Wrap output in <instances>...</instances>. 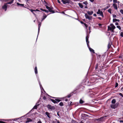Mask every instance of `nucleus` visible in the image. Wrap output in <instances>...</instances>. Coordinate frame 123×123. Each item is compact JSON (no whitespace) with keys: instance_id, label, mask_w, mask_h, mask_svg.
Listing matches in <instances>:
<instances>
[{"instance_id":"nucleus-1","label":"nucleus","mask_w":123,"mask_h":123,"mask_svg":"<svg viewBox=\"0 0 123 123\" xmlns=\"http://www.w3.org/2000/svg\"><path fill=\"white\" fill-rule=\"evenodd\" d=\"M89 37L88 36H87L86 37V42L87 43V45L88 47V48L89 50L92 53H95V52L94 50L92 49L91 48L89 47V41H88V38Z\"/></svg>"},{"instance_id":"nucleus-2","label":"nucleus","mask_w":123,"mask_h":123,"mask_svg":"<svg viewBox=\"0 0 123 123\" xmlns=\"http://www.w3.org/2000/svg\"><path fill=\"white\" fill-rule=\"evenodd\" d=\"M110 27L108 26V29L109 30H111L112 32H113L114 30L116 28L115 26L113 24H111L110 25Z\"/></svg>"},{"instance_id":"nucleus-3","label":"nucleus","mask_w":123,"mask_h":123,"mask_svg":"<svg viewBox=\"0 0 123 123\" xmlns=\"http://www.w3.org/2000/svg\"><path fill=\"white\" fill-rule=\"evenodd\" d=\"M38 81L39 83V85L40 86V88L41 89V96L43 97V96H43V94H42L43 90L44 91V92L45 93V91L44 90L43 88L42 87L41 85V84L40 82V81H39L38 80Z\"/></svg>"},{"instance_id":"nucleus-4","label":"nucleus","mask_w":123,"mask_h":123,"mask_svg":"<svg viewBox=\"0 0 123 123\" xmlns=\"http://www.w3.org/2000/svg\"><path fill=\"white\" fill-rule=\"evenodd\" d=\"M97 13L98 14H100L101 16L102 17H104V16L103 12L102 11H101L100 9H98V12H97Z\"/></svg>"},{"instance_id":"nucleus-5","label":"nucleus","mask_w":123,"mask_h":123,"mask_svg":"<svg viewBox=\"0 0 123 123\" xmlns=\"http://www.w3.org/2000/svg\"><path fill=\"white\" fill-rule=\"evenodd\" d=\"M85 16L86 19H87L89 20H91L92 19V17L89 16L87 14H85Z\"/></svg>"},{"instance_id":"nucleus-6","label":"nucleus","mask_w":123,"mask_h":123,"mask_svg":"<svg viewBox=\"0 0 123 123\" xmlns=\"http://www.w3.org/2000/svg\"><path fill=\"white\" fill-rule=\"evenodd\" d=\"M47 107L48 109L51 110H54L55 109V107L52 106L51 105H48L47 106Z\"/></svg>"},{"instance_id":"nucleus-7","label":"nucleus","mask_w":123,"mask_h":123,"mask_svg":"<svg viewBox=\"0 0 123 123\" xmlns=\"http://www.w3.org/2000/svg\"><path fill=\"white\" fill-rule=\"evenodd\" d=\"M7 5L6 4H5L4 6H2V8L3 9L6 11V10Z\"/></svg>"},{"instance_id":"nucleus-8","label":"nucleus","mask_w":123,"mask_h":123,"mask_svg":"<svg viewBox=\"0 0 123 123\" xmlns=\"http://www.w3.org/2000/svg\"><path fill=\"white\" fill-rule=\"evenodd\" d=\"M112 5L115 9L116 10L117 9V6L116 4L114 3Z\"/></svg>"},{"instance_id":"nucleus-9","label":"nucleus","mask_w":123,"mask_h":123,"mask_svg":"<svg viewBox=\"0 0 123 123\" xmlns=\"http://www.w3.org/2000/svg\"><path fill=\"white\" fill-rule=\"evenodd\" d=\"M32 121L31 119L30 118H27V120L25 121V123H29L30 122H31Z\"/></svg>"},{"instance_id":"nucleus-10","label":"nucleus","mask_w":123,"mask_h":123,"mask_svg":"<svg viewBox=\"0 0 123 123\" xmlns=\"http://www.w3.org/2000/svg\"><path fill=\"white\" fill-rule=\"evenodd\" d=\"M62 2L64 4H66L69 3V1L68 0H63L62 1Z\"/></svg>"},{"instance_id":"nucleus-11","label":"nucleus","mask_w":123,"mask_h":123,"mask_svg":"<svg viewBox=\"0 0 123 123\" xmlns=\"http://www.w3.org/2000/svg\"><path fill=\"white\" fill-rule=\"evenodd\" d=\"M41 24V22H39L38 24V33L39 32Z\"/></svg>"},{"instance_id":"nucleus-12","label":"nucleus","mask_w":123,"mask_h":123,"mask_svg":"<svg viewBox=\"0 0 123 123\" xmlns=\"http://www.w3.org/2000/svg\"><path fill=\"white\" fill-rule=\"evenodd\" d=\"M17 4L18 6H20L26 8V7L24 6V4H20L18 3H17Z\"/></svg>"},{"instance_id":"nucleus-13","label":"nucleus","mask_w":123,"mask_h":123,"mask_svg":"<svg viewBox=\"0 0 123 123\" xmlns=\"http://www.w3.org/2000/svg\"><path fill=\"white\" fill-rule=\"evenodd\" d=\"M39 104H36V105L34 106L33 107V109H37V106H39Z\"/></svg>"},{"instance_id":"nucleus-14","label":"nucleus","mask_w":123,"mask_h":123,"mask_svg":"<svg viewBox=\"0 0 123 123\" xmlns=\"http://www.w3.org/2000/svg\"><path fill=\"white\" fill-rule=\"evenodd\" d=\"M87 13L88 14L91 15L93 13V12L92 11H88L87 12Z\"/></svg>"},{"instance_id":"nucleus-15","label":"nucleus","mask_w":123,"mask_h":123,"mask_svg":"<svg viewBox=\"0 0 123 123\" xmlns=\"http://www.w3.org/2000/svg\"><path fill=\"white\" fill-rule=\"evenodd\" d=\"M47 17V16H46L45 14H44L43 16V18L41 20V22L44 19H45Z\"/></svg>"},{"instance_id":"nucleus-16","label":"nucleus","mask_w":123,"mask_h":123,"mask_svg":"<svg viewBox=\"0 0 123 123\" xmlns=\"http://www.w3.org/2000/svg\"><path fill=\"white\" fill-rule=\"evenodd\" d=\"M111 108L114 109H115L116 108V107L115 105H111Z\"/></svg>"},{"instance_id":"nucleus-17","label":"nucleus","mask_w":123,"mask_h":123,"mask_svg":"<svg viewBox=\"0 0 123 123\" xmlns=\"http://www.w3.org/2000/svg\"><path fill=\"white\" fill-rule=\"evenodd\" d=\"M45 114L46 115H47V117L50 118V117L49 116V113L48 112H47L45 113Z\"/></svg>"},{"instance_id":"nucleus-18","label":"nucleus","mask_w":123,"mask_h":123,"mask_svg":"<svg viewBox=\"0 0 123 123\" xmlns=\"http://www.w3.org/2000/svg\"><path fill=\"white\" fill-rule=\"evenodd\" d=\"M79 5V6L80 7V8H82L83 7V6L81 3H79L78 4Z\"/></svg>"},{"instance_id":"nucleus-19","label":"nucleus","mask_w":123,"mask_h":123,"mask_svg":"<svg viewBox=\"0 0 123 123\" xmlns=\"http://www.w3.org/2000/svg\"><path fill=\"white\" fill-rule=\"evenodd\" d=\"M35 74H37V67H36L35 68Z\"/></svg>"},{"instance_id":"nucleus-20","label":"nucleus","mask_w":123,"mask_h":123,"mask_svg":"<svg viewBox=\"0 0 123 123\" xmlns=\"http://www.w3.org/2000/svg\"><path fill=\"white\" fill-rule=\"evenodd\" d=\"M116 102V100L115 99H113L111 101V103L113 104H114Z\"/></svg>"},{"instance_id":"nucleus-21","label":"nucleus","mask_w":123,"mask_h":123,"mask_svg":"<svg viewBox=\"0 0 123 123\" xmlns=\"http://www.w3.org/2000/svg\"><path fill=\"white\" fill-rule=\"evenodd\" d=\"M13 0H12V1H11L7 2V3H6V4L7 5V4H11L13 2Z\"/></svg>"},{"instance_id":"nucleus-22","label":"nucleus","mask_w":123,"mask_h":123,"mask_svg":"<svg viewBox=\"0 0 123 123\" xmlns=\"http://www.w3.org/2000/svg\"><path fill=\"white\" fill-rule=\"evenodd\" d=\"M48 10L49 12H52V13H54L55 12L53 10H52V9L50 8Z\"/></svg>"},{"instance_id":"nucleus-23","label":"nucleus","mask_w":123,"mask_h":123,"mask_svg":"<svg viewBox=\"0 0 123 123\" xmlns=\"http://www.w3.org/2000/svg\"><path fill=\"white\" fill-rule=\"evenodd\" d=\"M50 100L54 103H57V102L55 99L54 100L53 99H50Z\"/></svg>"},{"instance_id":"nucleus-24","label":"nucleus","mask_w":123,"mask_h":123,"mask_svg":"<svg viewBox=\"0 0 123 123\" xmlns=\"http://www.w3.org/2000/svg\"><path fill=\"white\" fill-rule=\"evenodd\" d=\"M42 11H44L45 12H48V11L46 10L45 9H44L42 8H41L40 9Z\"/></svg>"},{"instance_id":"nucleus-25","label":"nucleus","mask_w":123,"mask_h":123,"mask_svg":"<svg viewBox=\"0 0 123 123\" xmlns=\"http://www.w3.org/2000/svg\"><path fill=\"white\" fill-rule=\"evenodd\" d=\"M111 42L109 43H108V49L110 48V47L111 45Z\"/></svg>"},{"instance_id":"nucleus-26","label":"nucleus","mask_w":123,"mask_h":123,"mask_svg":"<svg viewBox=\"0 0 123 123\" xmlns=\"http://www.w3.org/2000/svg\"><path fill=\"white\" fill-rule=\"evenodd\" d=\"M119 20L118 19H113V21L115 22H117V21H118V22H119Z\"/></svg>"},{"instance_id":"nucleus-27","label":"nucleus","mask_w":123,"mask_h":123,"mask_svg":"<svg viewBox=\"0 0 123 123\" xmlns=\"http://www.w3.org/2000/svg\"><path fill=\"white\" fill-rule=\"evenodd\" d=\"M104 118V117H101V118H99V119H95V120H97L98 121H101L102 120V119Z\"/></svg>"},{"instance_id":"nucleus-28","label":"nucleus","mask_w":123,"mask_h":123,"mask_svg":"<svg viewBox=\"0 0 123 123\" xmlns=\"http://www.w3.org/2000/svg\"><path fill=\"white\" fill-rule=\"evenodd\" d=\"M79 102L80 104H82L84 102V101L81 99L80 100Z\"/></svg>"},{"instance_id":"nucleus-29","label":"nucleus","mask_w":123,"mask_h":123,"mask_svg":"<svg viewBox=\"0 0 123 123\" xmlns=\"http://www.w3.org/2000/svg\"><path fill=\"white\" fill-rule=\"evenodd\" d=\"M110 7V5H109L108 6H107L104 9V10H106L108 8H109Z\"/></svg>"},{"instance_id":"nucleus-30","label":"nucleus","mask_w":123,"mask_h":123,"mask_svg":"<svg viewBox=\"0 0 123 123\" xmlns=\"http://www.w3.org/2000/svg\"><path fill=\"white\" fill-rule=\"evenodd\" d=\"M27 9H29L30 10L32 13L34 11H35V10H32L31 9H30L29 8H27Z\"/></svg>"},{"instance_id":"nucleus-31","label":"nucleus","mask_w":123,"mask_h":123,"mask_svg":"<svg viewBox=\"0 0 123 123\" xmlns=\"http://www.w3.org/2000/svg\"><path fill=\"white\" fill-rule=\"evenodd\" d=\"M111 9H110L109 10H108V11L111 14Z\"/></svg>"},{"instance_id":"nucleus-32","label":"nucleus","mask_w":123,"mask_h":123,"mask_svg":"<svg viewBox=\"0 0 123 123\" xmlns=\"http://www.w3.org/2000/svg\"><path fill=\"white\" fill-rule=\"evenodd\" d=\"M117 28H118L120 30H121V27L119 25H117Z\"/></svg>"},{"instance_id":"nucleus-33","label":"nucleus","mask_w":123,"mask_h":123,"mask_svg":"<svg viewBox=\"0 0 123 123\" xmlns=\"http://www.w3.org/2000/svg\"><path fill=\"white\" fill-rule=\"evenodd\" d=\"M59 105L61 106H62L63 105V103L62 102H60L59 104Z\"/></svg>"},{"instance_id":"nucleus-34","label":"nucleus","mask_w":123,"mask_h":123,"mask_svg":"<svg viewBox=\"0 0 123 123\" xmlns=\"http://www.w3.org/2000/svg\"><path fill=\"white\" fill-rule=\"evenodd\" d=\"M55 100L57 102H59L61 101L60 100L58 99H55Z\"/></svg>"},{"instance_id":"nucleus-35","label":"nucleus","mask_w":123,"mask_h":123,"mask_svg":"<svg viewBox=\"0 0 123 123\" xmlns=\"http://www.w3.org/2000/svg\"><path fill=\"white\" fill-rule=\"evenodd\" d=\"M113 2L114 3H117V0H113Z\"/></svg>"},{"instance_id":"nucleus-36","label":"nucleus","mask_w":123,"mask_h":123,"mask_svg":"<svg viewBox=\"0 0 123 123\" xmlns=\"http://www.w3.org/2000/svg\"><path fill=\"white\" fill-rule=\"evenodd\" d=\"M118 86V84L116 82V83L115 86V87H117Z\"/></svg>"},{"instance_id":"nucleus-37","label":"nucleus","mask_w":123,"mask_h":123,"mask_svg":"<svg viewBox=\"0 0 123 123\" xmlns=\"http://www.w3.org/2000/svg\"><path fill=\"white\" fill-rule=\"evenodd\" d=\"M120 36L122 37H123V32H121L120 33Z\"/></svg>"},{"instance_id":"nucleus-38","label":"nucleus","mask_w":123,"mask_h":123,"mask_svg":"<svg viewBox=\"0 0 123 123\" xmlns=\"http://www.w3.org/2000/svg\"><path fill=\"white\" fill-rule=\"evenodd\" d=\"M120 12L122 14H123V10L121 9L120 11Z\"/></svg>"},{"instance_id":"nucleus-39","label":"nucleus","mask_w":123,"mask_h":123,"mask_svg":"<svg viewBox=\"0 0 123 123\" xmlns=\"http://www.w3.org/2000/svg\"><path fill=\"white\" fill-rule=\"evenodd\" d=\"M43 99L44 100H46V97L45 96H44L43 98Z\"/></svg>"},{"instance_id":"nucleus-40","label":"nucleus","mask_w":123,"mask_h":123,"mask_svg":"<svg viewBox=\"0 0 123 123\" xmlns=\"http://www.w3.org/2000/svg\"><path fill=\"white\" fill-rule=\"evenodd\" d=\"M83 3L84 4H85L86 5H87V3L86 1L84 2H83Z\"/></svg>"},{"instance_id":"nucleus-41","label":"nucleus","mask_w":123,"mask_h":123,"mask_svg":"<svg viewBox=\"0 0 123 123\" xmlns=\"http://www.w3.org/2000/svg\"><path fill=\"white\" fill-rule=\"evenodd\" d=\"M71 96V95L70 94L68 95L66 97L68 98H69Z\"/></svg>"},{"instance_id":"nucleus-42","label":"nucleus","mask_w":123,"mask_h":123,"mask_svg":"<svg viewBox=\"0 0 123 123\" xmlns=\"http://www.w3.org/2000/svg\"><path fill=\"white\" fill-rule=\"evenodd\" d=\"M119 95H120L122 97H123V95L122 94V93H119Z\"/></svg>"},{"instance_id":"nucleus-43","label":"nucleus","mask_w":123,"mask_h":123,"mask_svg":"<svg viewBox=\"0 0 123 123\" xmlns=\"http://www.w3.org/2000/svg\"><path fill=\"white\" fill-rule=\"evenodd\" d=\"M46 7L47 9L48 10L50 8V7L47 6H46Z\"/></svg>"},{"instance_id":"nucleus-44","label":"nucleus","mask_w":123,"mask_h":123,"mask_svg":"<svg viewBox=\"0 0 123 123\" xmlns=\"http://www.w3.org/2000/svg\"><path fill=\"white\" fill-rule=\"evenodd\" d=\"M25 1L27 3H29V0H25Z\"/></svg>"},{"instance_id":"nucleus-45","label":"nucleus","mask_w":123,"mask_h":123,"mask_svg":"<svg viewBox=\"0 0 123 123\" xmlns=\"http://www.w3.org/2000/svg\"><path fill=\"white\" fill-rule=\"evenodd\" d=\"M116 17H117V16H116V15H114L113 16V18H116Z\"/></svg>"},{"instance_id":"nucleus-46","label":"nucleus","mask_w":123,"mask_h":123,"mask_svg":"<svg viewBox=\"0 0 123 123\" xmlns=\"http://www.w3.org/2000/svg\"><path fill=\"white\" fill-rule=\"evenodd\" d=\"M37 123H42V122L40 120H39L37 122Z\"/></svg>"},{"instance_id":"nucleus-47","label":"nucleus","mask_w":123,"mask_h":123,"mask_svg":"<svg viewBox=\"0 0 123 123\" xmlns=\"http://www.w3.org/2000/svg\"><path fill=\"white\" fill-rule=\"evenodd\" d=\"M98 64H97L96 65V67H95V69H96L98 67Z\"/></svg>"},{"instance_id":"nucleus-48","label":"nucleus","mask_w":123,"mask_h":123,"mask_svg":"<svg viewBox=\"0 0 123 123\" xmlns=\"http://www.w3.org/2000/svg\"><path fill=\"white\" fill-rule=\"evenodd\" d=\"M89 0L90 1H91L92 2H93L94 1V0Z\"/></svg>"},{"instance_id":"nucleus-49","label":"nucleus","mask_w":123,"mask_h":123,"mask_svg":"<svg viewBox=\"0 0 123 123\" xmlns=\"http://www.w3.org/2000/svg\"><path fill=\"white\" fill-rule=\"evenodd\" d=\"M84 25H85V26L86 27H87V25L85 23H84Z\"/></svg>"},{"instance_id":"nucleus-50","label":"nucleus","mask_w":123,"mask_h":123,"mask_svg":"<svg viewBox=\"0 0 123 123\" xmlns=\"http://www.w3.org/2000/svg\"><path fill=\"white\" fill-rule=\"evenodd\" d=\"M93 15L94 17H96L97 16V15L96 14H93Z\"/></svg>"},{"instance_id":"nucleus-51","label":"nucleus","mask_w":123,"mask_h":123,"mask_svg":"<svg viewBox=\"0 0 123 123\" xmlns=\"http://www.w3.org/2000/svg\"><path fill=\"white\" fill-rule=\"evenodd\" d=\"M118 25V23H117V22H116V23H115V25Z\"/></svg>"},{"instance_id":"nucleus-52","label":"nucleus","mask_w":123,"mask_h":123,"mask_svg":"<svg viewBox=\"0 0 123 123\" xmlns=\"http://www.w3.org/2000/svg\"><path fill=\"white\" fill-rule=\"evenodd\" d=\"M98 18L100 20H101V17H98Z\"/></svg>"},{"instance_id":"nucleus-53","label":"nucleus","mask_w":123,"mask_h":123,"mask_svg":"<svg viewBox=\"0 0 123 123\" xmlns=\"http://www.w3.org/2000/svg\"><path fill=\"white\" fill-rule=\"evenodd\" d=\"M65 101H68V99H65Z\"/></svg>"},{"instance_id":"nucleus-54","label":"nucleus","mask_w":123,"mask_h":123,"mask_svg":"<svg viewBox=\"0 0 123 123\" xmlns=\"http://www.w3.org/2000/svg\"><path fill=\"white\" fill-rule=\"evenodd\" d=\"M58 2L59 3H61V2H60V1L59 0H58Z\"/></svg>"},{"instance_id":"nucleus-55","label":"nucleus","mask_w":123,"mask_h":123,"mask_svg":"<svg viewBox=\"0 0 123 123\" xmlns=\"http://www.w3.org/2000/svg\"><path fill=\"white\" fill-rule=\"evenodd\" d=\"M20 117V118H16V120H17L18 119H19L20 118H21V117Z\"/></svg>"},{"instance_id":"nucleus-56","label":"nucleus","mask_w":123,"mask_h":123,"mask_svg":"<svg viewBox=\"0 0 123 123\" xmlns=\"http://www.w3.org/2000/svg\"><path fill=\"white\" fill-rule=\"evenodd\" d=\"M120 122L123 123V120H120Z\"/></svg>"},{"instance_id":"nucleus-57","label":"nucleus","mask_w":123,"mask_h":123,"mask_svg":"<svg viewBox=\"0 0 123 123\" xmlns=\"http://www.w3.org/2000/svg\"><path fill=\"white\" fill-rule=\"evenodd\" d=\"M98 25L99 26H101L102 25L101 24H98Z\"/></svg>"},{"instance_id":"nucleus-58","label":"nucleus","mask_w":123,"mask_h":123,"mask_svg":"<svg viewBox=\"0 0 123 123\" xmlns=\"http://www.w3.org/2000/svg\"><path fill=\"white\" fill-rule=\"evenodd\" d=\"M35 11H39V10L37 9H36V10H35Z\"/></svg>"},{"instance_id":"nucleus-59","label":"nucleus","mask_w":123,"mask_h":123,"mask_svg":"<svg viewBox=\"0 0 123 123\" xmlns=\"http://www.w3.org/2000/svg\"><path fill=\"white\" fill-rule=\"evenodd\" d=\"M72 103V102L70 101V103L69 104V103H68V105H71V103Z\"/></svg>"},{"instance_id":"nucleus-60","label":"nucleus","mask_w":123,"mask_h":123,"mask_svg":"<svg viewBox=\"0 0 123 123\" xmlns=\"http://www.w3.org/2000/svg\"><path fill=\"white\" fill-rule=\"evenodd\" d=\"M57 115L59 116V114L58 113H57Z\"/></svg>"},{"instance_id":"nucleus-61","label":"nucleus","mask_w":123,"mask_h":123,"mask_svg":"<svg viewBox=\"0 0 123 123\" xmlns=\"http://www.w3.org/2000/svg\"><path fill=\"white\" fill-rule=\"evenodd\" d=\"M80 23H81V24H84V23H83V22H82V21H81V22H80Z\"/></svg>"},{"instance_id":"nucleus-62","label":"nucleus","mask_w":123,"mask_h":123,"mask_svg":"<svg viewBox=\"0 0 123 123\" xmlns=\"http://www.w3.org/2000/svg\"><path fill=\"white\" fill-rule=\"evenodd\" d=\"M4 0V1H7L8 0Z\"/></svg>"},{"instance_id":"nucleus-63","label":"nucleus","mask_w":123,"mask_h":123,"mask_svg":"<svg viewBox=\"0 0 123 123\" xmlns=\"http://www.w3.org/2000/svg\"><path fill=\"white\" fill-rule=\"evenodd\" d=\"M117 3H118V4L120 2L119 1H117Z\"/></svg>"},{"instance_id":"nucleus-64","label":"nucleus","mask_w":123,"mask_h":123,"mask_svg":"<svg viewBox=\"0 0 123 123\" xmlns=\"http://www.w3.org/2000/svg\"><path fill=\"white\" fill-rule=\"evenodd\" d=\"M2 121H0V123H2Z\"/></svg>"}]
</instances>
